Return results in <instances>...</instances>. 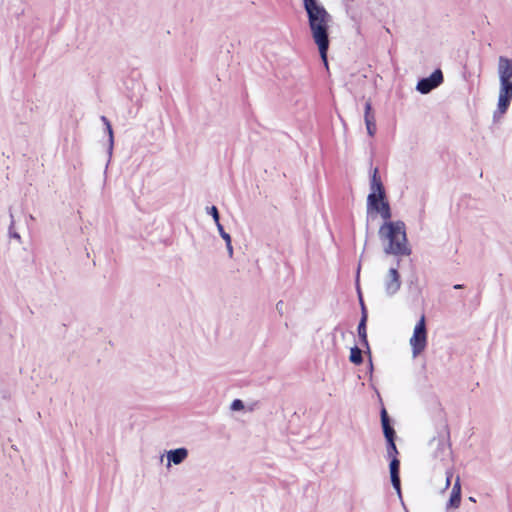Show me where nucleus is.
<instances>
[{"label": "nucleus", "instance_id": "1", "mask_svg": "<svg viewBox=\"0 0 512 512\" xmlns=\"http://www.w3.org/2000/svg\"><path fill=\"white\" fill-rule=\"evenodd\" d=\"M303 6L307 13L312 38L318 47L323 64L328 68L327 53L330 45L329 22L331 16L318 0H303Z\"/></svg>", "mask_w": 512, "mask_h": 512}, {"label": "nucleus", "instance_id": "2", "mask_svg": "<svg viewBox=\"0 0 512 512\" xmlns=\"http://www.w3.org/2000/svg\"><path fill=\"white\" fill-rule=\"evenodd\" d=\"M379 238L387 241L384 252L387 255L409 256L411 248L408 246L405 223L401 220L384 222L378 231Z\"/></svg>", "mask_w": 512, "mask_h": 512}, {"label": "nucleus", "instance_id": "3", "mask_svg": "<svg viewBox=\"0 0 512 512\" xmlns=\"http://www.w3.org/2000/svg\"><path fill=\"white\" fill-rule=\"evenodd\" d=\"M410 345L414 357L422 353L426 348L427 329L424 315L421 316V318L414 327L413 335L410 338Z\"/></svg>", "mask_w": 512, "mask_h": 512}, {"label": "nucleus", "instance_id": "4", "mask_svg": "<svg viewBox=\"0 0 512 512\" xmlns=\"http://www.w3.org/2000/svg\"><path fill=\"white\" fill-rule=\"evenodd\" d=\"M512 101V81L499 80V95L497 109L494 112L493 117L496 118L498 115H503L507 112L510 103Z\"/></svg>", "mask_w": 512, "mask_h": 512}, {"label": "nucleus", "instance_id": "5", "mask_svg": "<svg viewBox=\"0 0 512 512\" xmlns=\"http://www.w3.org/2000/svg\"><path fill=\"white\" fill-rule=\"evenodd\" d=\"M367 212H376L384 219V222H391L392 217L391 207L388 200L385 198L376 199L374 194L367 196Z\"/></svg>", "mask_w": 512, "mask_h": 512}, {"label": "nucleus", "instance_id": "6", "mask_svg": "<svg viewBox=\"0 0 512 512\" xmlns=\"http://www.w3.org/2000/svg\"><path fill=\"white\" fill-rule=\"evenodd\" d=\"M444 81L442 70L437 68L428 77L421 78L416 85V90L421 94H428L439 87Z\"/></svg>", "mask_w": 512, "mask_h": 512}, {"label": "nucleus", "instance_id": "7", "mask_svg": "<svg viewBox=\"0 0 512 512\" xmlns=\"http://www.w3.org/2000/svg\"><path fill=\"white\" fill-rule=\"evenodd\" d=\"M399 261L397 267H391L385 282V290L388 295H394L401 287L400 275L398 272Z\"/></svg>", "mask_w": 512, "mask_h": 512}, {"label": "nucleus", "instance_id": "8", "mask_svg": "<svg viewBox=\"0 0 512 512\" xmlns=\"http://www.w3.org/2000/svg\"><path fill=\"white\" fill-rule=\"evenodd\" d=\"M370 190L371 192L369 194H374L376 199L385 198L386 196L385 188L379 176L378 168H374L372 170L370 176Z\"/></svg>", "mask_w": 512, "mask_h": 512}, {"label": "nucleus", "instance_id": "9", "mask_svg": "<svg viewBox=\"0 0 512 512\" xmlns=\"http://www.w3.org/2000/svg\"><path fill=\"white\" fill-rule=\"evenodd\" d=\"M497 72L499 80L512 81V59L506 56H499Z\"/></svg>", "mask_w": 512, "mask_h": 512}, {"label": "nucleus", "instance_id": "10", "mask_svg": "<svg viewBox=\"0 0 512 512\" xmlns=\"http://www.w3.org/2000/svg\"><path fill=\"white\" fill-rule=\"evenodd\" d=\"M167 464L166 467L170 468L172 465H180L188 457V450L184 447L169 450L166 452Z\"/></svg>", "mask_w": 512, "mask_h": 512}, {"label": "nucleus", "instance_id": "11", "mask_svg": "<svg viewBox=\"0 0 512 512\" xmlns=\"http://www.w3.org/2000/svg\"><path fill=\"white\" fill-rule=\"evenodd\" d=\"M390 478L393 488L396 490L398 495H401V481L399 476V470H400V461L397 459V457L390 458Z\"/></svg>", "mask_w": 512, "mask_h": 512}, {"label": "nucleus", "instance_id": "12", "mask_svg": "<svg viewBox=\"0 0 512 512\" xmlns=\"http://www.w3.org/2000/svg\"><path fill=\"white\" fill-rule=\"evenodd\" d=\"M381 425L386 440L395 439L396 432L392 426V421L385 408L380 411Z\"/></svg>", "mask_w": 512, "mask_h": 512}, {"label": "nucleus", "instance_id": "13", "mask_svg": "<svg viewBox=\"0 0 512 512\" xmlns=\"http://www.w3.org/2000/svg\"><path fill=\"white\" fill-rule=\"evenodd\" d=\"M372 104L371 101H366L364 107V121L367 129V133L369 136L373 137L376 133V122L375 117L371 113Z\"/></svg>", "mask_w": 512, "mask_h": 512}, {"label": "nucleus", "instance_id": "14", "mask_svg": "<svg viewBox=\"0 0 512 512\" xmlns=\"http://www.w3.org/2000/svg\"><path fill=\"white\" fill-rule=\"evenodd\" d=\"M357 332L359 336V340L362 346L366 347L367 351H370L369 343L367 339V328L365 323V316L360 318L358 323Z\"/></svg>", "mask_w": 512, "mask_h": 512}, {"label": "nucleus", "instance_id": "15", "mask_svg": "<svg viewBox=\"0 0 512 512\" xmlns=\"http://www.w3.org/2000/svg\"><path fill=\"white\" fill-rule=\"evenodd\" d=\"M254 408H255L254 403L246 406L241 399H235L230 405V410L233 412L242 411L244 413H246V412L251 413L254 411Z\"/></svg>", "mask_w": 512, "mask_h": 512}, {"label": "nucleus", "instance_id": "16", "mask_svg": "<svg viewBox=\"0 0 512 512\" xmlns=\"http://www.w3.org/2000/svg\"><path fill=\"white\" fill-rule=\"evenodd\" d=\"M100 119L103 122V124L105 125L107 134L109 136L108 155H109V159H110L112 156V153H113V146H114L113 130H112L111 123L106 116H101Z\"/></svg>", "mask_w": 512, "mask_h": 512}, {"label": "nucleus", "instance_id": "17", "mask_svg": "<svg viewBox=\"0 0 512 512\" xmlns=\"http://www.w3.org/2000/svg\"><path fill=\"white\" fill-rule=\"evenodd\" d=\"M362 350L358 346H354L350 349L349 360L355 365H359L363 362Z\"/></svg>", "mask_w": 512, "mask_h": 512}, {"label": "nucleus", "instance_id": "18", "mask_svg": "<svg viewBox=\"0 0 512 512\" xmlns=\"http://www.w3.org/2000/svg\"><path fill=\"white\" fill-rule=\"evenodd\" d=\"M387 442V456L388 458L396 457L398 450L395 444V439L386 440Z\"/></svg>", "mask_w": 512, "mask_h": 512}, {"label": "nucleus", "instance_id": "19", "mask_svg": "<svg viewBox=\"0 0 512 512\" xmlns=\"http://www.w3.org/2000/svg\"><path fill=\"white\" fill-rule=\"evenodd\" d=\"M460 503H461V495H456V494L451 493L450 498L447 502L446 508L447 509L458 508Z\"/></svg>", "mask_w": 512, "mask_h": 512}, {"label": "nucleus", "instance_id": "20", "mask_svg": "<svg viewBox=\"0 0 512 512\" xmlns=\"http://www.w3.org/2000/svg\"><path fill=\"white\" fill-rule=\"evenodd\" d=\"M206 212H207V214H209L213 217L215 223L220 222V215H219V211L216 206L206 207Z\"/></svg>", "mask_w": 512, "mask_h": 512}, {"label": "nucleus", "instance_id": "21", "mask_svg": "<svg viewBox=\"0 0 512 512\" xmlns=\"http://www.w3.org/2000/svg\"><path fill=\"white\" fill-rule=\"evenodd\" d=\"M451 493L456 494V495H461V484H460L459 477H457V479L453 485Z\"/></svg>", "mask_w": 512, "mask_h": 512}, {"label": "nucleus", "instance_id": "22", "mask_svg": "<svg viewBox=\"0 0 512 512\" xmlns=\"http://www.w3.org/2000/svg\"><path fill=\"white\" fill-rule=\"evenodd\" d=\"M226 251L228 252L229 256L231 257L233 254V247L231 245V237L228 233H226Z\"/></svg>", "mask_w": 512, "mask_h": 512}, {"label": "nucleus", "instance_id": "23", "mask_svg": "<svg viewBox=\"0 0 512 512\" xmlns=\"http://www.w3.org/2000/svg\"><path fill=\"white\" fill-rule=\"evenodd\" d=\"M13 225H14V221L12 220V221H11L10 228H9L10 236H11V237H13V238H16V239L20 240V235H19L17 232H15V231H13V230H12Z\"/></svg>", "mask_w": 512, "mask_h": 512}, {"label": "nucleus", "instance_id": "24", "mask_svg": "<svg viewBox=\"0 0 512 512\" xmlns=\"http://www.w3.org/2000/svg\"><path fill=\"white\" fill-rule=\"evenodd\" d=\"M216 225H217L220 236L224 239V232H225L224 226L220 222L216 223Z\"/></svg>", "mask_w": 512, "mask_h": 512}, {"label": "nucleus", "instance_id": "25", "mask_svg": "<svg viewBox=\"0 0 512 512\" xmlns=\"http://www.w3.org/2000/svg\"><path fill=\"white\" fill-rule=\"evenodd\" d=\"M361 307H362L361 317L365 316V323H367V312H366L365 306L362 301H361Z\"/></svg>", "mask_w": 512, "mask_h": 512}, {"label": "nucleus", "instance_id": "26", "mask_svg": "<svg viewBox=\"0 0 512 512\" xmlns=\"http://www.w3.org/2000/svg\"><path fill=\"white\" fill-rule=\"evenodd\" d=\"M283 305H284L283 301H279V302H277V304H276V309H277L280 313H282Z\"/></svg>", "mask_w": 512, "mask_h": 512}, {"label": "nucleus", "instance_id": "27", "mask_svg": "<svg viewBox=\"0 0 512 512\" xmlns=\"http://www.w3.org/2000/svg\"><path fill=\"white\" fill-rule=\"evenodd\" d=\"M446 474H447V476H446V487H448L450 485L452 473L447 472Z\"/></svg>", "mask_w": 512, "mask_h": 512}, {"label": "nucleus", "instance_id": "28", "mask_svg": "<svg viewBox=\"0 0 512 512\" xmlns=\"http://www.w3.org/2000/svg\"><path fill=\"white\" fill-rule=\"evenodd\" d=\"M369 372H370V375H372V372H373V363H372V360H371V359L369 360Z\"/></svg>", "mask_w": 512, "mask_h": 512}, {"label": "nucleus", "instance_id": "29", "mask_svg": "<svg viewBox=\"0 0 512 512\" xmlns=\"http://www.w3.org/2000/svg\"><path fill=\"white\" fill-rule=\"evenodd\" d=\"M453 288H454V289H461V288H463V285H461V284H455V285L453 286Z\"/></svg>", "mask_w": 512, "mask_h": 512}, {"label": "nucleus", "instance_id": "30", "mask_svg": "<svg viewBox=\"0 0 512 512\" xmlns=\"http://www.w3.org/2000/svg\"><path fill=\"white\" fill-rule=\"evenodd\" d=\"M469 500L475 502V498L474 497H470Z\"/></svg>", "mask_w": 512, "mask_h": 512}]
</instances>
